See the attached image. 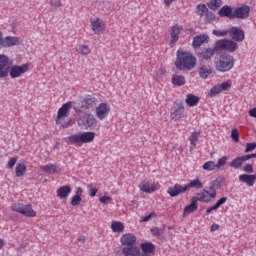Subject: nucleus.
Listing matches in <instances>:
<instances>
[{
	"instance_id": "obj_13",
	"label": "nucleus",
	"mask_w": 256,
	"mask_h": 256,
	"mask_svg": "<svg viewBox=\"0 0 256 256\" xmlns=\"http://www.w3.org/2000/svg\"><path fill=\"white\" fill-rule=\"evenodd\" d=\"M183 113H185V107L181 102H175L174 106L171 108V119L173 121H179L181 117H183Z\"/></svg>"
},
{
	"instance_id": "obj_3",
	"label": "nucleus",
	"mask_w": 256,
	"mask_h": 256,
	"mask_svg": "<svg viewBox=\"0 0 256 256\" xmlns=\"http://www.w3.org/2000/svg\"><path fill=\"white\" fill-rule=\"evenodd\" d=\"M235 67V57L228 52H222L215 62V69L218 73H228Z\"/></svg>"
},
{
	"instance_id": "obj_53",
	"label": "nucleus",
	"mask_w": 256,
	"mask_h": 256,
	"mask_svg": "<svg viewBox=\"0 0 256 256\" xmlns=\"http://www.w3.org/2000/svg\"><path fill=\"white\" fill-rule=\"evenodd\" d=\"M227 197H222L220 198L214 205L216 207V209H219V207H221V205H225V203H227Z\"/></svg>"
},
{
	"instance_id": "obj_61",
	"label": "nucleus",
	"mask_w": 256,
	"mask_h": 256,
	"mask_svg": "<svg viewBox=\"0 0 256 256\" xmlns=\"http://www.w3.org/2000/svg\"><path fill=\"white\" fill-rule=\"evenodd\" d=\"M29 243L27 241H22L21 244L18 247V251H22V249H25Z\"/></svg>"
},
{
	"instance_id": "obj_46",
	"label": "nucleus",
	"mask_w": 256,
	"mask_h": 256,
	"mask_svg": "<svg viewBox=\"0 0 256 256\" xmlns=\"http://www.w3.org/2000/svg\"><path fill=\"white\" fill-rule=\"evenodd\" d=\"M231 139H233L234 143H239V130L237 128L232 129Z\"/></svg>"
},
{
	"instance_id": "obj_34",
	"label": "nucleus",
	"mask_w": 256,
	"mask_h": 256,
	"mask_svg": "<svg viewBox=\"0 0 256 256\" xmlns=\"http://www.w3.org/2000/svg\"><path fill=\"white\" fill-rule=\"evenodd\" d=\"M111 229L113 233H123V231H125V224L120 221H113L111 224Z\"/></svg>"
},
{
	"instance_id": "obj_14",
	"label": "nucleus",
	"mask_w": 256,
	"mask_h": 256,
	"mask_svg": "<svg viewBox=\"0 0 256 256\" xmlns=\"http://www.w3.org/2000/svg\"><path fill=\"white\" fill-rule=\"evenodd\" d=\"M111 113V107L107 103H100L98 107H96V116L100 121L107 118V115Z\"/></svg>"
},
{
	"instance_id": "obj_55",
	"label": "nucleus",
	"mask_w": 256,
	"mask_h": 256,
	"mask_svg": "<svg viewBox=\"0 0 256 256\" xmlns=\"http://www.w3.org/2000/svg\"><path fill=\"white\" fill-rule=\"evenodd\" d=\"M201 193H204V195H209L211 199H215L217 197V191L209 192L206 189H203Z\"/></svg>"
},
{
	"instance_id": "obj_50",
	"label": "nucleus",
	"mask_w": 256,
	"mask_h": 256,
	"mask_svg": "<svg viewBox=\"0 0 256 256\" xmlns=\"http://www.w3.org/2000/svg\"><path fill=\"white\" fill-rule=\"evenodd\" d=\"M226 163H227V156H223L219 158L216 164V169H221V167H223V165H225Z\"/></svg>"
},
{
	"instance_id": "obj_36",
	"label": "nucleus",
	"mask_w": 256,
	"mask_h": 256,
	"mask_svg": "<svg viewBox=\"0 0 256 256\" xmlns=\"http://www.w3.org/2000/svg\"><path fill=\"white\" fill-rule=\"evenodd\" d=\"M27 171V165L18 163L15 168L16 177H23Z\"/></svg>"
},
{
	"instance_id": "obj_49",
	"label": "nucleus",
	"mask_w": 256,
	"mask_h": 256,
	"mask_svg": "<svg viewBox=\"0 0 256 256\" xmlns=\"http://www.w3.org/2000/svg\"><path fill=\"white\" fill-rule=\"evenodd\" d=\"M206 17V23H211L212 21H215L216 16L215 13L208 10V13L205 14Z\"/></svg>"
},
{
	"instance_id": "obj_33",
	"label": "nucleus",
	"mask_w": 256,
	"mask_h": 256,
	"mask_svg": "<svg viewBox=\"0 0 256 256\" xmlns=\"http://www.w3.org/2000/svg\"><path fill=\"white\" fill-rule=\"evenodd\" d=\"M200 101V98L198 96H195V94H188L186 96L185 103L188 105V107H195Z\"/></svg>"
},
{
	"instance_id": "obj_11",
	"label": "nucleus",
	"mask_w": 256,
	"mask_h": 256,
	"mask_svg": "<svg viewBox=\"0 0 256 256\" xmlns=\"http://www.w3.org/2000/svg\"><path fill=\"white\" fill-rule=\"evenodd\" d=\"M249 13H251V7L243 4L240 7L234 8V19H249Z\"/></svg>"
},
{
	"instance_id": "obj_47",
	"label": "nucleus",
	"mask_w": 256,
	"mask_h": 256,
	"mask_svg": "<svg viewBox=\"0 0 256 256\" xmlns=\"http://www.w3.org/2000/svg\"><path fill=\"white\" fill-rule=\"evenodd\" d=\"M256 149V142L246 143V148L244 152L251 153V151H255Z\"/></svg>"
},
{
	"instance_id": "obj_62",
	"label": "nucleus",
	"mask_w": 256,
	"mask_h": 256,
	"mask_svg": "<svg viewBox=\"0 0 256 256\" xmlns=\"http://www.w3.org/2000/svg\"><path fill=\"white\" fill-rule=\"evenodd\" d=\"M217 207L214 205V206H212V207H209V208H207L206 209V215H210V213L212 212V211H217Z\"/></svg>"
},
{
	"instance_id": "obj_18",
	"label": "nucleus",
	"mask_w": 256,
	"mask_h": 256,
	"mask_svg": "<svg viewBox=\"0 0 256 256\" xmlns=\"http://www.w3.org/2000/svg\"><path fill=\"white\" fill-rule=\"evenodd\" d=\"M167 193L170 197H179L181 193H187V188L186 186L177 183L174 186L169 187Z\"/></svg>"
},
{
	"instance_id": "obj_40",
	"label": "nucleus",
	"mask_w": 256,
	"mask_h": 256,
	"mask_svg": "<svg viewBox=\"0 0 256 256\" xmlns=\"http://www.w3.org/2000/svg\"><path fill=\"white\" fill-rule=\"evenodd\" d=\"M207 195H205L204 193L200 192V193H196V196H192L191 199H195L196 203L197 201H201V203H209L211 200L210 199H206Z\"/></svg>"
},
{
	"instance_id": "obj_38",
	"label": "nucleus",
	"mask_w": 256,
	"mask_h": 256,
	"mask_svg": "<svg viewBox=\"0 0 256 256\" xmlns=\"http://www.w3.org/2000/svg\"><path fill=\"white\" fill-rule=\"evenodd\" d=\"M225 183H227V180L225 179V177H222V176H218L212 182V184L216 187V189H222V187H223V185H225Z\"/></svg>"
},
{
	"instance_id": "obj_60",
	"label": "nucleus",
	"mask_w": 256,
	"mask_h": 256,
	"mask_svg": "<svg viewBox=\"0 0 256 256\" xmlns=\"http://www.w3.org/2000/svg\"><path fill=\"white\" fill-rule=\"evenodd\" d=\"M255 158H256V152L252 154L244 155V159H246V161H249V159H255Z\"/></svg>"
},
{
	"instance_id": "obj_57",
	"label": "nucleus",
	"mask_w": 256,
	"mask_h": 256,
	"mask_svg": "<svg viewBox=\"0 0 256 256\" xmlns=\"http://www.w3.org/2000/svg\"><path fill=\"white\" fill-rule=\"evenodd\" d=\"M15 163H17V158H11L7 163V169H13V167H15Z\"/></svg>"
},
{
	"instance_id": "obj_48",
	"label": "nucleus",
	"mask_w": 256,
	"mask_h": 256,
	"mask_svg": "<svg viewBox=\"0 0 256 256\" xmlns=\"http://www.w3.org/2000/svg\"><path fill=\"white\" fill-rule=\"evenodd\" d=\"M100 203L103 205H109L113 201V198L111 196H101L99 198Z\"/></svg>"
},
{
	"instance_id": "obj_54",
	"label": "nucleus",
	"mask_w": 256,
	"mask_h": 256,
	"mask_svg": "<svg viewBox=\"0 0 256 256\" xmlns=\"http://www.w3.org/2000/svg\"><path fill=\"white\" fill-rule=\"evenodd\" d=\"M198 140H199V133L192 132L190 135V143H197Z\"/></svg>"
},
{
	"instance_id": "obj_35",
	"label": "nucleus",
	"mask_w": 256,
	"mask_h": 256,
	"mask_svg": "<svg viewBox=\"0 0 256 256\" xmlns=\"http://www.w3.org/2000/svg\"><path fill=\"white\" fill-rule=\"evenodd\" d=\"M155 187H157V185L150 184L149 182H143L140 185V189L143 193H153V191H155Z\"/></svg>"
},
{
	"instance_id": "obj_45",
	"label": "nucleus",
	"mask_w": 256,
	"mask_h": 256,
	"mask_svg": "<svg viewBox=\"0 0 256 256\" xmlns=\"http://www.w3.org/2000/svg\"><path fill=\"white\" fill-rule=\"evenodd\" d=\"M155 217H157V213L151 212L148 215L142 217V219L140 220V223H147V221H151V219Z\"/></svg>"
},
{
	"instance_id": "obj_2",
	"label": "nucleus",
	"mask_w": 256,
	"mask_h": 256,
	"mask_svg": "<svg viewBox=\"0 0 256 256\" xmlns=\"http://www.w3.org/2000/svg\"><path fill=\"white\" fill-rule=\"evenodd\" d=\"M174 65L178 71H192V69L197 67V57L193 53L180 48L176 52Z\"/></svg>"
},
{
	"instance_id": "obj_17",
	"label": "nucleus",
	"mask_w": 256,
	"mask_h": 256,
	"mask_svg": "<svg viewBox=\"0 0 256 256\" xmlns=\"http://www.w3.org/2000/svg\"><path fill=\"white\" fill-rule=\"evenodd\" d=\"M21 45V41L17 36H6L2 37V45L3 48L15 47Z\"/></svg>"
},
{
	"instance_id": "obj_32",
	"label": "nucleus",
	"mask_w": 256,
	"mask_h": 256,
	"mask_svg": "<svg viewBox=\"0 0 256 256\" xmlns=\"http://www.w3.org/2000/svg\"><path fill=\"white\" fill-rule=\"evenodd\" d=\"M245 161H247V160L245 159L244 155L243 156H238L235 159H233L229 163V165H230V167H233L234 169H239V168L243 167V163H245Z\"/></svg>"
},
{
	"instance_id": "obj_58",
	"label": "nucleus",
	"mask_w": 256,
	"mask_h": 256,
	"mask_svg": "<svg viewBox=\"0 0 256 256\" xmlns=\"http://www.w3.org/2000/svg\"><path fill=\"white\" fill-rule=\"evenodd\" d=\"M51 7L59 9L61 7V0H50Z\"/></svg>"
},
{
	"instance_id": "obj_31",
	"label": "nucleus",
	"mask_w": 256,
	"mask_h": 256,
	"mask_svg": "<svg viewBox=\"0 0 256 256\" xmlns=\"http://www.w3.org/2000/svg\"><path fill=\"white\" fill-rule=\"evenodd\" d=\"M185 83H187L185 76L177 74L172 75V85L175 87H183Z\"/></svg>"
},
{
	"instance_id": "obj_37",
	"label": "nucleus",
	"mask_w": 256,
	"mask_h": 256,
	"mask_svg": "<svg viewBox=\"0 0 256 256\" xmlns=\"http://www.w3.org/2000/svg\"><path fill=\"white\" fill-rule=\"evenodd\" d=\"M221 5H223V0H210L207 2V7L211 9V11H217Z\"/></svg>"
},
{
	"instance_id": "obj_27",
	"label": "nucleus",
	"mask_w": 256,
	"mask_h": 256,
	"mask_svg": "<svg viewBox=\"0 0 256 256\" xmlns=\"http://www.w3.org/2000/svg\"><path fill=\"white\" fill-rule=\"evenodd\" d=\"M186 192L191 191V189H203V182L199 179V177H196L194 180H190L188 184L185 185Z\"/></svg>"
},
{
	"instance_id": "obj_19",
	"label": "nucleus",
	"mask_w": 256,
	"mask_h": 256,
	"mask_svg": "<svg viewBox=\"0 0 256 256\" xmlns=\"http://www.w3.org/2000/svg\"><path fill=\"white\" fill-rule=\"evenodd\" d=\"M120 242L124 247H130L137 243V237H135L132 233H126L121 236Z\"/></svg>"
},
{
	"instance_id": "obj_25",
	"label": "nucleus",
	"mask_w": 256,
	"mask_h": 256,
	"mask_svg": "<svg viewBox=\"0 0 256 256\" xmlns=\"http://www.w3.org/2000/svg\"><path fill=\"white\" fill-rule=\"evenodd\" d=\"M198 75L201 79H207L209 75H213V67L211 65H201L198 68Z\"/></svg>"
},
{
	"instance_id": "obj_23",
	"label": "nucleus",
	"mask_w": 256,
	"mask_h": 256,
	"mask_svg": "<svg viewBox=\"0 0 256 256\" xmlns=\"http://www.w3.org/2000/svg\"><path fill=\"white\" fill-rule=\"evenodd\" d=\"M239 181L240 183H245L248 187H253L256 182V174H241Z\"/></svg>"
},
{
	"instance_id": "obj_20",
	"label": "nucleus",
	"mask_w": 256,
	"mask_h": 256,
	"mask_svg": "<svg viewBox=\"0 0 256 256\" xmlns=\"http://www.w3.org/2000/svg\"><path fill=\"white\" fill-rule=\"evenodd\" d=\"M203 43H209V35L200 34L193 38L192 47L193 49H199Z\"/></svg>"
},
{
	"instance_id": "obj_24",
	"label": "nucleus",
	"mask_w": 256,
	"mask_h": 256,
	"mask_svg": "<svg viewBox=\"0 0 256 256\" xmlns=\"http://www.w3.org/2000/svg\"><path fill=\"white\" fill-rule=\"evenodd\" d=\"M219 17H227L228 19H234V9L229 5H224L218 11Z\"/></svg>"
},
{
	"instance_id": "obj_9",
	"label": "nucleus",
	"mask_w": 256,
	"mask_h": 256,
	"mask_svg": "<svg viewBox=\"0 0 256 256\" xmlns=\"http://www.w3.org/2000/svg\"><path fill=\"white\" fill-rule=\"evenodd\" d=\"M181 31H183V26L179 24H175L170 28V47L173 49L179 41V35H181Z\"/></svg>"
},
{
	"instance_id": "obj_63",
	"label": "nucleus",
	"mask_w": 256,
	"mask_h": 256,
	"mask_svg": "<svg viewBox=\"0 0 256 256\" xmlns=\"http://www.w3.org/2000/svg\"><path fill=\"white\" fill-rule=\"evenodd\" d=\"M248 113L250 117H253L254 119H256V108L250 109Z\"/></svg>"
},
{
	"instance_id": "obj_29",
	"label": "nucleus",
	"mask_w": 256,
	"mask_h": 256,
	"mask_svg": "<svg viewBox=\"0 0 256 256\" xmlns=\"http://www.w3.org/2000/svg\"><path fill=\"white\" fill-rule=\"evenodd\" d=\"M71 195V186L66 185V186H61L57 190V196L59 199H67Z\"/></svg>"
},
{
	"instance_id": "obj_10",
	"label": "nucleus",
	"mask_w": 256,
	"mask_h": 256,
	"mask_svg": "<svg viewBox=\"0 0 256 256\" xmlns=\"http://www.w3.org/2000/svg\"><path fill=\"white\" fill-rule=\"evenodd\" d=\"M232 41H237V43H242V41H245V30L239 28V27H231L228 31Z\"/></svg>"
},
{
	"instance_id": "obj_8",
	"label": "nucleus",
	"mask_w": 256,
	"mask_h": 256,
	"mask_svg": "<svg viewBox=\"0 0 256 256\" xmlns=\"http://www.w3.org/2000/svg\"><path fill=\"white\" fill-rule=\"evenodd\" d=\"M97 123V118L91 113L84 114L78 118L79 127H84V129H93V127H97Z\"/></svg>"
},
{
	"instance_id": "obj_4",
	"label": "nucleus",
	"mask_w": 256,
	"mask_h": 256,
	"mask_svg": "<svg viewBox=\"0 0 256 256\" xmlns=\"http://www.w3.org/2000/svg\"><path fill=\"white\" fill-rule=\"evenodd\" d=\"M93 139H95V132H83L69 136L68 142L70 145H83L84 143H91Z\"/></svg>"
},
{
	"instance_id": "obj_6",
	"label": "nucleus",
	"mask_w": 256,
	"mask_h": 256,
	"mask_svg": "<svg viewBox=\"0 0 256 256\" xmlns=\"http://www.w3.org/2000/svg\"><path fill=\"white\" fill-rule=\"evenodd\" d=\"M216 49L218 51H228V53H235L239 49V44L231 39H222L216 41Z\"/></svg>"
},
{
	"instance_id": "obj_22",
	"label": "nucleus",
	"mask_w": 256,
	"mask_h": 256,
	"mask_svg": "<svg viewBox=\"0 0 256 256\" xmlns=\"http://www.w3.org/2000/svg\"><path fill=\"white\" fill-rule=\"evenodd\" d=\"M122 253L125 256H141V249L133 244L132 246L123 247Z\"/></svg>"
},
{
	"instance_id": "obj_52",
	"label": "nucleus",
	"mask_w": 256,
	"mask_h": 256,
	"mask_svg": "<svg viewBox=\"0 0 256 256\" xmlns=\"http://www.w3.org/2000/svg\"><path fill=\"white\" fill-rule=\"evenodd\" d=\"M212 33L216 37H225V35H227V33H229V31H227V30H213Z\"/></svg>"
},
{
	"instance_id": "obj_1",
	"label": "nucleus",
	"mask_w": 256,
	"mask_h": 256,
	"mask_svg": "<svg viewBox=\"0 0 256 256\" xmlns=\"http://www.w3.org/2000/svg\"><path fill=\"white\" fill-rule=\"evenodd\" d=\"M29 71V64L14 65L13 60L5 54H0V79L11 77L17 79Z\"/></svg>"
},
{
	"instance_id": "obj_41",
	"label": "nucleus",
	"mask_w": 256,
	"mask_h": 256,
	"mask_svg": "<svg viewBox=\"0 0 256 256\" xmlns=\"http://www.w3.org/2000/svg\"><path fill=\"white\" fill-rule=\"evenodd\" d=\"M196 9H197L198 15H200V17L207 15V13L209 11V8H207V5H205V4H198L196 6Z\"/></svg>"
},
{
	"instance_id": "obj_7",
	"label": "nucleus",
	"mask_w": 256,
	"mask_h": 256,
	"mask_svg": "<svg viewBox=\"0 0 256 256\" xmlns=\"http://www.w3.org/2000/svg\"><path fill=\"white\" fill-rule=\"evenodd\" d=\"M73 107V102L69 101L62 105L57 112L56 125H61L63 129H67L69 127V123H63V117H67V113Z\"/></svg>"
},
{
	"instance_id": "obj_30",
	"label": "nucleus",
	"mask_w": 256,
	"mask_h": 256,
	"mask_svg": "<svg viewBox=\"0 0 256 256\" xmlns=\"http://www.w3.org/2000/svg\"><path fill=\"white\" fill-rule=\"evenodd\" d=\"M197 200L191 198V203L184 208L183 217H187L190 213H194L198 209Z\"/></svg>"
},
{
	"instance_id": "obj_15",
	"label": "nucleus",
	"mask_w": 256,
	"mask_h": 256,
	"mask_svg": "<svg viewBox=\"0 0 256 256\" xmlns=\"http://www.w3.org/2000/svg\"><path fill=\"white\" fill-rule=\"evenodd\" d=\"M215 51H218L217 44H215L214 48H205L204 50L197 52L196 55L199 59L211 61V59H213V55H215Z\"/></svg>"
},
{
	"instance_id": "obj_43",
	"label": "nucleus",
	"mask_w": 256,
	"mask_h": 256,
	"mask_svg": "<svg viewBox=\"0 0 256 256\" xmlns=\"http://www.w3.org/2000/svg\"><path fill=\"white\" fill-rule=\"evenodd\" d=\"M221 86H214L210 89V92L208 93L209 97H215L221 93Z\"/></svg>"
},
{
	"instance_id": "obj_28",
	"label": "nucleus",
	"mask_w": 256,
	"mask_h": 256,
	"mask_svg": "<svg viewBox=\"0 0 256 256\" xmlns=\"http://www.w3.org/2000/svg\"><path fill=\"white\" fill-rule=\"evenodd\" d=\"M40 169L41 171H44L45 173H49L50 175L61 172V168L58 167L56 164H47V165L41 166Z\"/></svg>"
},
{
	"instance_id": "obj_26",
	"label": "nucleus",
	"mask_w": 256,
	"mask_h": 256,
	"mask_svg": "<svg viewBox=\"0 0 256 256\" xmlns=\"http://www.w3.org/2000/svg\"><path fill=\"white\" fill-rule=\"evenodd\" d=\"M82 195H83V188L77 187L76 188V193L72 197L71 202H70L72 207H77V206L81 205V201H83V198H81Z\"/></svg>"
},
{
	"instance_id": "obj_5",
	"label": "nucleus",
	"mask_w": 256,
	"mask_h": 256,
	"mask_svg": "<svg viewBox=\"0 0 256 256\" xmlns=\"http://www.w3.org/2000/svg\"><path fill=\"white\" fill-rule=\"evenodd\" d=\"M11 211L20 213L24 217H37V212L33 210V205L31 204L15 203L11 206Z\"/></svg>"
},
{
	"instance_id": "obj_39",
	"label": "nucleus",
	"mask_w": 256,
	"mask_h": 256,
	"mask_svg": "<svg viewBox=\"0 0 256 256\" xmlns=\"http://www.w3.org/2000/svg\"><path fill=\"white\" fill-rule=\"evenodd\" d=\"M202 169L204 171H215L217 165L215 164V161H207L203 164Z\"/></svg>"
},
{
	"instance_id": "obj_64",
	"label": "nucleus",
	"mask_w": 256,
	"mask_h": 256,
	"mask_svg": "<svg viewBox=\"0 0 256 256\" xmlns=\"http://www.w3.org/2000/svg\"><path fill=\"white\" fill-rule=\"evenodd\" d=\"M210 231L214 232V231H219V224H213L210 227Z\"/></svg>"
},
{
	"instance_id": "obj_56",
	"label": "nucleus",
	"mask_w": 256,
	"mask_h": 256,
	"mask_svg": "<svg viewBox=\"0 0 256 256\" xmlns=\"http://www.w3.org/2000/svg\"><path fill=\"white\" fill-rule=\"evenodd\" d=\"M220 89L221 91H229L231 89V83L229 82H223L221 85H220Z\"/></svg>"
},
{
	"instance_id": "obj_59",
	"label": "nucleus",
	"mask_w": 256,
	"mask_h": 256,
	"mask_svg": "<svg viewBox=\"0 0 256 256\" xmlns=\"http://www.w3.org/2000/svg\"><path fill=\"white\" fill-rule=\"evenodd\" d=\"M97 191H99V189H97V188H90L89 189L90 197H95V195H97Z\"/></svg>"
},
{
	"instance_id": "obj_12",
	"label": "nucleus",
	"mask_w": 256,
	"mask_h": 256,
	"mask_svg": "<svg viewBox=\"0 0 256 256\" xmlns=\"http://www.w3.org/2000/svg\"><path fill=\"white\" fill-rule=\"evenodd\" d=\"M97 105V98L93 97L92 95H85L80 100V109H93Z\"/></svg>"
},
{
	"instance_id": "obj_21",
	"label": "nucleus",
	"mask_w": 256,
	"mask_h": 256,
	"mask_svg": "<svg viewBox=\"0 0 256 256\" xmlns=\"http://www.w3.org/2000/svg\"><path fill=\"white\" fill-rule=\"evenodd\" d=\"M91 25L95 35H101V33L105 31V22L101 21L99 18L91 20Z\"/></svg>"
},
{
	"instance_id": "obj_44",
	"label": "nucleus",
	"mask_w": 256,
	"mask_h": 256,
	"mask_svg": "<svg viewBox=\"0 0 256 256\" xmlns=\"http://www.w3.org/2000/svg\"><path fill=\"white\" fill-rule=\"evenodd\" d=\"M78 51L79 53H81V55H89V53H91V49L87 45H83V44L79 45Z\"/></svg>"
},
{
	"instance_id": "obj_51",
	"label": "nucleus",
	"mask_w": 256,
	"mask_h": 256,
	"mask_svg": "<svg viewBox=\"0 0 256 256\" xmlns=\"http://www.w3.org/2000/svg\"><path fill=\"white\" fill-rule=\"evenodd\" d=\"M242 170L244 171V173H247V175H251V173H253L254 168H253V164H246Z\"/></svg>"
},
{
	"instance_id": "obj_42",
	"label": "nucleus",
	"mask_w": 256,
	"mask_h": 256,
	"mask_svg": "<svg viewBox=\"0 0 256 256\" xmlns=\"http://www.w3.org/2000/svg\"><path fill=\"white\" fill-rule=\"evenodd\" d=\"M152 237H159L165 233V228L152 227L150 229Z\"/></svg>"
},
{
	"instance_id": "obj_16",
	"label": "nucleus",
	"mask_w": 256,
	"mask_h": 256,
	"mask_svg": "<svg viewBox=\"0 0 256 256\" xmlns=\"http://www.w3.org/2000/svg\"><path fill=\"white\" fill-rule=\"evenodd\" d=\"M142 254L140 256H155V244L152 242H142L140 244Z\"/></svg>"
}]
</instances>
